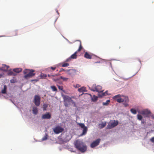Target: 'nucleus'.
Listing matches in <instances>:
<instances>
[{"instance_id": "obj_1", "label": "nucleus", "mask_w": 154, "mask_h": 154, "mask_svg": "<svg viewBox=\"0 0 154 154\" xmlns=\"http://www.w3.org/2000/svg\"><path fill=\"white\" fill-rule=\"evenodd\" d=\"M75 148L82 152H84L87 150V146L82 142L79 140H76L75 143Z\"/></svg>"}, {"instance_id": "obj_2", "label": "nucleus", "mask_w": 154, "mask_h": 154, "mask_svg": "<svg viewBox=\"0 0 154 154\" xmlns=\"http://www.w3.org/2000/svg\"><path fill=\"white\" fill-rule=\"evenodd\" d=\"M63 99L64 104L65 106L67 107L71 103L73 104H75V103L71 99V98L68 96L63 95L62 96Z\"/></svg>"}, {"instance_id": "obj_3", "label": "nucleus", "mask_w": 154, "mask_h": 154, "mask_svg": "<svg viewBox=\"0 0 154 154\" xmlns=\"http://www.w3.org/2000/svg\"><path fill=\"white\" fill-rule=\"evenodd\" d=\"M35 71L33 69H26L23 71V73L26 74L24 76V78L25 79H27L28 78H30L33 76L35 75V73L33 72Z\"/></svg>"}, {"instance_id": "obj_4", "label": "nucleus", "mask_w": 154, "mask_h": 154, "mask_svg": "<svg viewBox=\"0 0 154 154\" xmlns=\"http://www.w3.org/2000/svg\"><path fill=\"white\" fill-rule=\"evenodd\" d=\"M118 124V122L115 120L110 121L107 127V128L108 129H112L117 126Z\"/></svg>"}, {"instance_id": "obj_5", "label": "nucleus", "mask_w": 154, "mask_h": 154, "mask_svg": "<svg viewBox=\"0 0 154 154\" xmlns=\"http://www.w3.org/2000/svg\"><path fill=\"white\" fill-rule=\"evenodd\" d=\"M102 87L99 85H96L95 84L93 85L91 88V90L92 91H96L98 92H103L101 90Z\"/></svg>"}, {"instance_id": "obj_6", "label": "nucleus", "mask_w": 154, "mask_h": 154, "mask_svg": "<svg viewBox=\"0 0 154 154\" xmlns=\"http://www.w3.org/2000/svg\"><path fill=\"white\" fill-rule=\"evenodd\" d=\"M117 101L119 103L123 102L127 103L128 102L129 100L128 97L121 95L119 99H117Z\"/></svg>"}, {"instance_id": "obj_7", "label": "nucleus", "mask_w": 154, "mask_h": 154, "mask_svg": "<svg viewBox=\"0 0 154 154\" xmlns=\"http://www.w3.org/2000/svg\"><path fill=\"white\" fill-rule=\"evenodd\" d=\"M64 129L59 126H56L55 128L53 129V131L56 134H58L62 132Z\"/></svg>"}, {"instance_id": "obj_8", "label": "nucleus", "mask_w": 154, "mask_h": 154, "mask_svg": "<svg viewBox=\"0 0 154 154\" xmlns=\"http://www.w3.org/2000/svg\"><path fill=\"white\" fill-rule=\"evenodd\" d=\"M34 100L35 105L37 106H38L40 104V98L39 96L38 95H35Z\"/></svg>"}, {"instance_id": "obj_9", "label": "nucleus", "mask_w": 154, "mask_h": 154, "mask_svg": "<svg viewBox=\"0 0 154 154\" xmlns=\"http://www.w3.org/2000/svg\"><path fill=\"white\" fill-rule=\"evenodd\" d=\"M51 118V115L50 112H47L42 115L41 118L42 119H49Z\"/></svg>"}, {"instance_id": "obj_10", "label": "nucleus", "mask_w": 154, "mask_h": 154, "mask_svg": "<svg viewBox=\"0 0 154 154\" xmlns=\"http://www.w3.org/2000/svg\"><path fill=\"white\" fill-rule=\"evenodd\" d=\"M100 139H97L95 141H94L91 145V148H94L95 146H97L99 145Z\"/></svg>"}, {"instance_id": "obj_11", "label": "nucleus", "mask_w": 154, "mask_h": 154, "mask_svg": "<svg viewBox=\"0 0 154 154\" xmlns=\"http://www.w3.org/2000/svg\"><path fill=\"white\" fill-rule=\"evenodd\" d=\"M66 72L67 74L71 76H73L76 74V70L72 69H70L68 70H66Z\"/></svg>"}, {"instance_id": "obj_12", "label": "nucleus", "mask_w": 154, "mask_h": 154, "mask_svg": "<svg viewBox=\"0 0 154 154\" xmlns=\"http://www.w3.org/2000/svg\"><path fill=\"white\" fill-rule=\"evenodd\" d=\"M77 52H76V51L74 53V54H72L70 57H69L66 60V61H67V62L69 61H70V60L71 59H76L77 58Z\"/></svg>"}, {"instance_id": "obj_13", "label": "nucleus", "mask_w": 154, "mask_h": 154, "mask_svg": "<svg viewBox=\"0 0 154 154\" xmlns=\"http://www.w3.org/2000/svg\"><path fill=\"white\" fill-rule=\"evenodd\" d=\"M84 57L86 58L91 59L92 58V55L91 53L86 52L84 54Z\"/></svg>"}, {"instance_id": "obj_14", "label": "nucleus", "mask_w": 154, "mask_h": 154, "mask_svg": "<svg viewBox=\"0 0 154 154\" xmlns=\"http://www.w3.org/2000/svg\"><path fill=\"white\" fill-rule=\"evenodd\" d=\"M9 68V66H7L5 64H3L1 68L2 70L4 72H6Z\"/></svg>"}, {"instance_id": "obj_15", "label": "nucleus", "mask_w": 154, "mask_h": 154, "mask_svg": "<svg viewBox=\"0 0 154 154\" xmlns=\"http://www.w3.org/2000/svg\"><path fill=\"white\" fill-rule=\"evenodd\" d=\"M141 113L143 115H148L150 114L151 112L147 109H145L141 111Z\"/></svg>"}, {"instance_id": "obj_16", "label": "nucleus", "mask_w": 154, "mask_h": 154, "mask_svg": "<svg viewBox=\"0 0 154 154\" xmlns=\"http://www.w3.org/2000/svg\"><path fill=\"white\" fill-rule=\"evenodd\" d=\"M7 87L6 85L4 86L3 89L2 90L1 93L2 94H5L7 93Z\"/></svg>"}, {"instance_id": "obj_17", "label": "nucleus", "mask_w": 154, "mask_h": 154, "mask_svg": "<svg viewBox=\"0 0 154 154\" xmlns=\"http://www.w3.org/2000/svg\"><path fill=\"white\" fill-rule=\"evenodd\" d=\"M22 69L21 68H15L13 69V71L16 73H19L22 71Z\"/></svg>"}, {"instance_id": "obj_18", "label": "nucleus", "mask_w": 154, "mask_h": 154, "mask_svg": "<svg viewBox=\"0 0 154 154\" xmlns=\"http://www.w3.org/2000/svg\"><path fill=\"white\" fill-rule=\"evenodd\" d=\"M83 129L82 133V135H84L85 134H86L87 132L88 131V128H87V127H85Z\"/></svg>"}, {"instance_id": "obj_19", "label": "nucleus", "mask_w": 154, "mask_h": 154, "mask_svg": "<svg viewBox=\"0 0 154 154\" xmlns=\"http://www.w3.org/2000/svg\"><path fill=\"white\" fill-rule=\"evenodd\" d=\"M32 111H33V113L35 115H36L37 114L38 112V109H37V107H33V108Z\"/></svg>"}, {"instance_id": "obj_20", "label": "nucleus", "mask_w": 154, "mask_h": 154, "mask_svg": "<svg viewBox=\"0 0 154 154\" xmlns=\"http://www.w3.org/2000/svg\"><path fill=\"white\" fill-rule=\"evenodd\" d=\"M85 90V88L84 87H82V88L78 89V91L79 92H84Z\"/></svg>"}, {"instance_id": "obj_21", "label": "nucleus", "mask_w": 154, "mask_h": 154, "mask_svg": "<svg viewBox=\"0 0 154 154\" xmlns=\"http://www.w3.org/2000/svg\"><path fill=\"white\" fill-rule=\"evenodd\" d=\"M106 122H105L104 123H102L99 124L100 128H102L104 127L106 125Z\"/></svg>"}, {"instance_id": "obj_22", "label": "nucleus", "mask_w": 154, "mask_h": 154, "mask_svg": "<svg viewBox=\"0 0 154 154\" xmlns=\"http://www.w3.org/2000/svg\"><path fill=\"white\" fill-rule=\"evenodd\" d=\"M121 97V95L119 94L116 95H115L113 97V99L117 101V99H119L120 97Z\"/></svg>"}, {"instance_id": "obj_23", "label": "nucleus", "mask_w": 154, "mask_h": 154, "mask_svg": "<svg viewBox=\"0 0 154 154\" xmlns=\"http://www.w3.org/2000/svg\"><path fill=\"white\" fill-rule=\"evenodd\" d=\"M98 99V97L97 96H96L95 95H93V97H92L91 98V100L92 101L95 102L97 101Z\"/></svg>"}, {"instance_id": "obj_24", "label": "nucleus", "mask_w": 154, "mask_h": 154, "mask_svg": "<svg viewBox=\"0 0 154 154\" xmlns=\"http://www.w3.org/2000/svg\"><path fill=\"white\" fill-rule=\"evenodd\" d=\"M77 125H79L81 128H83L85 127L84 124L83 123H81L78 122L77 123Z\"/></svg>"}, {"instance_id": "obj_25", "label": "nucleus", "mask_w": 154, "mask_h": 154, "mask_svg": "<svg viewBox=\"0 0 154 154\" xmlns=\"http://www.w3.org/2000/svg\"><path fill=\"white\" fill-rule=\"evenodd\" d=\"M52 90L53 91H57V89L56 87L54 86H51Z\"/></svg>"}, {"instance_id": "obj_26", "label": "nucleus", "mask_w": 154, "mask_h": 154, "mask_svg": "<svg viewBox=\"0 0 154 154\" xmlns=\"http://www.w3.org/2000/svg\"><path fill=\"white\" fill-rule=\"evenodd\" d=\"M82 48H83L82 45L81 43L80 42L79 48L76 52H77L78 53V52L80 51Z\"/></svg>"}, {"instance_id": "obj_27", "label": "nucleus", "mask_w": 154, "mask_h": 154, "mask_svg": "<svg viewBox=\"0 0 154 154\" xmlns=\"http://www.w3.org/2000/svg\"><path fill=\"white\" fill-rule=\"evenodd\" d=\"M60 78L61 79H62L64 81H66L68 79V78L62 76H60Z\"/></svg>"}, {"instance_id": "obj_28", "label": "nucleus", "mask_w": 154, "mask_h": 154, "mask_svg": "<svg viewBox=\"0 0 154 154\" xmlns=\"http://www.w3.org/2000/svg\"><path fill=\"white\" fill-rule=\"evenodd\" d=\"M130 111L131 113L134 114H135L137 113L136 110L134 109H131Z\"/></svg>"}, {"instance_id": "obj_29", "label": "nucleus", "mask_w": 154, "mask_h": 154, "mask_svg": "<svg viewBox=\"0 0 154 154\" xmlns=\"http://www.w3.org/2000/svg\"><path fill=\"white\" fill-rule=\"evenodd\" d=\"M40 77L42 79H45L47 77V75L46 74L41 73L40 75Z\"/></svg>"}, {"instance_id": "obj_30", "label": "nucleus", "mask_w": 154, "mask_h": 154, "mask_svg": "<svg viewBox=\"0 0 154 154\" xmlns=\"http://www.w3.org/2000/svg\"><path fill=\"white\" fill-rule=\"evenodd\" d=\"M48 106V104H44L43 105V110L44 111L46 110V108H47Z\"/></svg>"}, {"instance_id": "obj_31", "label": "nucleus", "mask_w": 154, "mask_h": 154, "mask_svg": "<svg viewBox=\"0 0 154 154\" xmlns=\"http://www.w3.org/2000/svg\"><path fill=\"white\" fill-rule=\"evenodd\" d=\"M69 64L67 63H65L63 64L62 65V67H66L69 66Z\"/></svg>"}, {"instance_id": "obj_32", "label": "nucleus", "mask_w": 154, "mask_h": 154, "mask_svg": "<svg viewBox=\"0 0 154 154\" xmlns=\"http://www.w3.org/2000/svg\"><path fill=\"white\" fill-rule=\"evenodd\" d=\"M106 95V94L104 92L102 93L101 94H98V96L99 97H102L104 96H105Z\"/></svg>"}, {"instance_id": "obj_33", "label": "nucleus", "mask_w": 154, "mask_h": 154, "mask_svg": "<svg viewBox=\"0 0 154 154\" xmlns=\"http://www.w3.org/2000/svg\"><path fill=\"white\" fill-rule=\"evenodd\" d=\"M18 31L17 30H15L14 31L12 32V35L14 36H16L17 35Z\"/></svg>"}, {"instance_id": "obj_34", "label": "nucleus", "mask_w": 154, "mask_h": 154, "mask_svg": "<svg viewBox=\"0 0 154 154\" xmlns=\"http://www.w3.org/2000/svg\"><path fill=\"white\" fill-rule=\"evenodd\" d=\"M137 119L140 120H141L143 118V117L142 116L140 115H137Z\"/></svg>"}, {"instance_id": "obj_35", "label": "nucleus", "mask_w": 154, "mask_h": 154, "mask_svg": "<svg viewBox=\"0 0 154 154\" xmlns=\"http://www.w3.org/2000/svg\"><path fill=\"white\" fill-rule=\"evenodd\" d=\"M110 100H107L106 101V102H103V105L106 106L108 104V103L109 102Z\"/></svg>"}, {"instance_id": "obj_36", "label": "nucleus", "mask_w": 154, "mask_h": 154, "mask_svg": "<svg viewBox=\"0 0 154 154\" xmlns=\"http://www.w3.org/2000/svg\"><path fill=\"white\" fill-rule=\"evenodd\" d=\"M48 137V135L47 134H45L44 137L42 138L43 140H46L47 139Z\"/></svg>"}, {"instance_id": "obj_37", "label": "nucleus", "mask_w": 154, "mask_h": 154, "mask_svg": "<svg viewBox=\"0 0 154 154\" xmlns=\"http://www.w3.org/2000/svg\"><path fill=\"white\" fill-rule=\"evenodd\" d=\"M57 86L59 90L63 91V87L62 86H60L58 85H57Z\"/></svg>"}, {"instance_id": "obj_38", "label": "nucleus", "mask_w": 154, "mask_h": 154, "mask_svg": "<svg viewBox=\"0 0 154 154\" xmlns=\"http://www.w3.org/2000/svg\"><path fill=\"white\" fill-rule=\"evenodd\" d=\"M58 75L57 74H55L54 75H50L49 74H48V76L50 77H54Z\"/></svg>"}, {"instance_id": "obj_39", "label": "nucleus", "mask_w": 154, "mask_h": 154, "mask_svg": "<svg viewBox=\"0 0 154 154\" xmlns=\"http://www.w3.org/2000/svg\"><path fill=\"white\" fill-rule=\"evenodd\" d=\"M150 140L151 142L152 143H154V137L151 138V139H150Z\"/></svg>"}, {"instance_id": "obj_40", "label": "nucleus", "mask_w": 154, "mask_h": 154, "mask_svg": "<svg viewBox=\"0 0 154 154\" xmlns=\"http://www.w3.org/2000/svg\"><path fill=\"white\" fill-rule=\"evenodd\" d=\"M62 71H66V70H65V69H63V68H61V69H60V72H62Z\"/></svg>"}, {"instance_id": "obj_41", "label": "nucleus", "mask_w": 154, "mask_h": 154, "mask_svg": "<svg viewBox=\"0 0 154 154\" xmlns=\"http://www.w3.org/2000/svg\"><path fill=\"white\" fill-rule=\"evenodd\" d=\"M52 79L54 81H55V82H56V81H57L58 80H59V79H55L54 78H53Z\"/></svg>"}, {"instance_id": "obj_42", "label": "nucleus", "mask_w": 154, "mask_h": 154, "mask_svg": "<svg viewBox=\"0 0 154 154\" xmlns=\"http://www.w3.org/2000/svg\"><path fill=\"white\" fill-rule=\"evenodd\" d=\"M51 69H52V70H54L56 69V67H51Z\"/></svg>"}, {"instance_id": "obj_43", "label": "nucleus", "mask_w": 154, "mask_h": 154, "mask_svg": "<svg viewBox=\"0 0 154 154\" xmlns=\"http://www.w3.org/2000/svg\"><path fill=\"white\" fill-rule=\"evenodd\" d=\"M10 82L11 83H14V80L13 79H12V80H11Z\"/></svg>"}, {"instance_id": "obj_44", "label": "nucleus", "mask_w": 154, "mask_h": 154, "mask_svg": "<svg viewBox=\"0 0 154 154\" xmlns=\"http://www.w3.org/2000/svg\"><path fill=\"white\" fill-rule=\"evenodd\" d=\"M79 84H77L75 86V88H79Z\"/></svg>"}, {"instance_id": "obj_45", "label": "nucleus", "mask_w": 154, "mask_h": 154, "mask_svg": "<svg viewBox=\"0 0 154 154\" xmlns=\"http://www.w3.org/2000/svg\"><path fill=\"white\" fill-rule=\"evenodd\" d=\"M100 61H97V62H94V64L97 63H100Z\"/></svg>"}, {"instance_id": "obj_46", "label": "nucleus", "mask_w": 154, "mask_h": 154, "mask_svg": "<svg viewBox=\"0 0 154 154\" xmlns=\"http://www.w3.org/2000/svg\"><path fill=\"white\" fill-rule=\"evenodd\" d=\"M9 74L10 75H14V74H13V72H10Z\"/></svg>"}, {"instance_id": "obj_47", "label": "nucleus", "mask_w": 154, "mask_h": 154, "mask_svg": "<svg viewBox=\"0 0 154 154\" xmlns=\"http://www.w3.org/2000/svg\"><path fill=\"white\" fill-rule=\"evenodd\" d=\"M3 76V74H0V78L2 77Z\"/></svg>"}, {"instance_id": "obj_48", "label": "nucleus", "mask_w": 154, "mask_h": 154, "mask_svg": "<svg viewBox=\"0 0 154 154\" xmlns=\"http://www.w3.org/2000/svg\"><path fill=\"white\" fill-rule=\"evenodd\" d=\"M107 91H106L105 92V93L107 95V94H108L107 93Z\"/></svg>"}, {"instance_id": "obj_49", "label": "nucleus", "mask_w": 154, "mask_h": 154, "mask_svg": "<svg viewBox=\"0 0 154 154\" xmlns=\"http://www.w3.org/2000/svg\"><path fill=\"white\" fill-rule=\"evenodd\" d=\"M128 105V104H125V107H126V106H127Z\"/></svg>"}]
</instances>
